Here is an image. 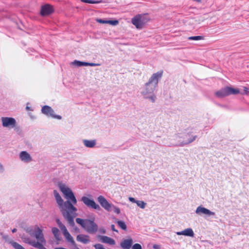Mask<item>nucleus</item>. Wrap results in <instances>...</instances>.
I'll return each instance as SVG.
<instances>
[{
  "mask_svg": "<svg viewBox=\"0 0 249 249\" xmlns=\"http://www.w3.org/2000/svg\"><path fill=\"white\" fill-rule=\"evenodd\" d=\"M56 222L63 233H69L65 225L62 223L59 219H57Z\"/></svg>",
  "mask_w": 249,
  "mask_h": 249,
  "instance_id": "21",
  "label": "nucleus"
},
{
  "mask_svg": "<svg viewBox=\"0 0 249 249\" xmlns=\"http://www.w3.org/2000/svg\"><path fill=\"white\" fill-rule=\"evenodd\" d=\"M96 21L97 22L100 23H107V20H104V19H100V18L97 19Z\"/></svg>",
  "mask_w": 249,
  "mask_h": 249,
  "instance_id": "35",
  "label": "nucleus"
},
{
  "mask_svg": "<svg viewBox=\"0 0 249 249\" xmlns=\"http://www.w3.org/2000/svg\"><path fill=\"white\" fill-rule=\"evenodd\" d=\"M10 243L15 249H25L22 246L16 242L11 241Z\"/></svg>",
  "mask_w": 249,
  "mask_h": 249,
  "instance_id": "23",
  "label": "nucleus"
},
{
  "mask_svg": "<svg viewBox=\"0 0 249 249\" xmlns=\"http://www.w3.org/2000/svg\"><path fill=\"white\" fill-rule=\"evenodd\" d=\"M65 236L66 240L71 244H73L74 243L73 238L71 234H63Z\"/></svg>",
  "mask_w": 249,
  "mask_h": 249,
  "instance_id": "26",
  "label": "nucleus"
},
{
  "mask_svg": "<svg viewBox=\"0 0 249 249\" xmlns=\"http://www.w3.org/2000/svg\"><path fill=\"white\" fill-rule=\"evenodd\" d=\"M58 229L56 228H52L53 233H58Z\"/></svg>",
  "mask_w": 249,
  "mask_h": 249,
  "instance_id": "36",
  "label": "nucleus"
},
{
  "mask_svg": "<svg viewBox=\"0 0 249 249\" xmlns=\"http://www.w3.org/2000/svg\"><path fill=\"white\" fill-rule=\"evenodd\" d=\"M100 64L98 63H88L86 62V66H100Z\"/></svg>",
  "mask_w": 249,
  "mask_h": 249,
  "instance_id": "34",
  "label": "nucleus"
},
{
  "mask_svg": "<svg viewBox=\"0 0 249 249\" xmlns=\"http://www.w3.org/2000/svg\"><path fill=\"white\" fill-rule=\"evenodd\" d=\"M175 139L178 141V145L183 146L194 142L197 136L191 135L189 133H178L175 135Z\"/></svg>",
  "mask_w": 249,
  "mask_h": 249,
  "instance_id": "4",
  "label": "nucleus"
},
{
  "mask_svg": "<svg viewBox=\"0 0 249 249\" xmlns=\"http://www.w3.org/2000/svg\"><path fill=\"white\" fill-rule=\"evenodd\" d=\"M58 186L67 201H64L58 192L54 190L53 195L56 201L64 218L70 225H72L74 224V218L77 215V209L73 206L77 203L76 198L72 190L65 184L59 182Z\"/></svg>",
  "mask_w": 249,
  "mask_h": 249,
  "instance_id": "1",
  "label": "nucleus"
},
{
  "mask_svg": "<svg viewBox=\"0 0 249 249\" xmlns=\"http://www.w3.org/2000/svg\"><path fill=\"white\" fill-rule=\"evenodd\" d=\"M176 233H194V232L191 228H187L183 231L177 232Z\"/></svg>",
  "mask_w": 249,
  "mask_h": 249,
  "instance_id": "27",
  "label": "nucleus"
},
{
  "mask_svg": "<svg viewBox=\"0 0 249 249\" xmlns=\"http://www.w3.org/2000/svg\"><path fill=\"white\" fill-rule=\"evenodd\" d=\"M29 108H29V107H26V109H29Z\"/></svg>",
  "mask_w": 249,
  "mask_h": 249,
  "instance_id": "45",
  "label": "nucleus"
},
{
  "mask_svg": "<svg viewBox=\"0 0 249 249\" xmlns=\"http://www.w3.org/2000/svg\"><path fill=\"white\" fill-rule=\"evenodd\" d=\"M136 203L137 204L138 206H139L142 209L145 208L146 205V203L145 202L141 200H137V202H136Z\"/></svg>",
  "mask_w": 249,
  "mask_h": 249,
  "instance_id": "25",
  "label": "nucleus"
},
{
  "mask_svg": "<svg viewBox=\"0 0 249 249\" xmlns=\"http://www.w3.org/2000/svg\"><path fill=\"white\" fill-rule=\"evenodd\" d=\"M239 93L240 91L238 89L227 87L216 91L215 94L217 97L223 98L231 94L235 95Z\"/></svg>",
  "mask_w": 249,
  "mask_h": 249,
  "instance_id": "7",
  "label": "nucleus"
},
{
  "mask_svg": "<svg viewBox=\"0 0 249 249\" xmlns=\"http://www.w3.org/2000/svg\"><path fill=\"white\" fill-rule=\"evenodd\" d=\"M100 240L101 242L110 245H113L115 244L114 240L106 236H100Z\"/></svg>",
  "mask_w": 249,
  "mask_h": 249,
  "instance_id": "18",
  "label": "nucleus"
},
{
  "mask_svg": "<svg viewBox=\"0 0 249 249\" xmlns=\"http://www.w3.org/2000/svg\"><path fill=\"white\" fill-rule=\"evenodd\" d=\"M99 231L101 232H102L103 233H105L106 232V230L104 229V228H100L99 229Z\"/></svg>",
  "mask_w": 249,
  "mask_h": 249,
  "instance_id": "39",
  "label": "nucleus"
},
{
  "mask_svg": "<svg viewBox=\"0 0 249 249\" xmlns=\"http://www.w3.org/2000/svg\"><path fill=\"white\" fill-rule=\"evenodd\" d=\"M81 201L88 207L97 210H101L100 206L98 204H96L93 199L89 198L87 196H83L81 197Z\"/></svg>",
  "mask_w": 249,
  "mask_h": 249,
  "instance_id": "9",
  "label": "nucleus"
},
{
  "mask_svg": "<svg viewBox=\"0 0 249 249\" xmlns=\"http://www.w3.org/2000/svg\"><path fill=\"white\" fill-rule=\"evenodd\" d=\"M111 229L113 231L117 232L118 231L115 229V226L114 225H111Z\"/></svg>",
  "mask_w": 249,
  "mask_h": 249,
  "instance_id": "40",
  "label": "nucleus"
},
{
  "mask_svg": "<svg viewBox=\"0 0 249 249\" xmlns=\"http://www.w3.org/2000/svg\"><path fill=\"white\" fill-rule=\"evenodd\" d=\"M83 143L87 147L92 148L95 145L96 142L95 140H84Z\"/></svg>",
  "mask_w": 249,
  "mask_h": 249,
  "instance_id": "20",
  "label": "nucleus"
},
{
  "mask_svg": "<svg viewBox=\"0 0 249 249\" xmlns=\"http://www.w3.org/2000/svg\"><path fill=\"white\" fill-rule=\"evenodd\" d=\"M75 220L77 224L87 231L95 232L98 230V226L93 220L88 219H83L80 218H77Z\"/></svg>",
  "mask_w": 249,
  "mask_h": 249,
  "instance_id": "5",
  "label": "nucleus"
},
{
  "mask_svg": "<svg viewBox=\"0 0 249 249\" xmlns=\"http://www.w3.org/2000/svg\"><path fill=\"white\" fill-rule=\"evenodd\" d=\"M53 12V9L52 6L50 4H45L42 6L40 14L42 16H45L51 14Z\"/></svg>",
  "mask_w": 249,
  "mask_h": 249,
  "instance_id": "15",
  "label": "nucleus"
},
{
  "mask_svg": "<svg viewBox=\"0 0 249 249\" xmlns=\"http://www.w3.org/2000/svg\"><path fill=\"white\" fill-rule=\"evenodd\" d=\"M23 235L21 238L25 243L39 249H47L43 246L45 243L43 234H23Z\"/></svg>",
  "mask_w": 249,
  "mask_h": 249,
  "instance_id": "3",
  "label": "nucleus"
},
{
  "mask_svg": "<svg viewBox=\"0 0 249 249\" xmlns=\"http://www.w3.org/2000/svg\"><path fill=\"white\" fill-rule=\"evenodd\" d=\"M24 231L29 233H42L43 230L38 225L25 226L24 227Z\"/></svg>",
  "mask_w": 249,
  "mask_h": 249,
  "instance_id": "12",
  "label": "nucleus"
},
{
  "mask_svg": "<svg viewBox=\"0 0 249 249\" xmlns=\"http://www.w3.org/2000/svg\"><path fill=\"white\" fill-rule=\"evenodd\" d=\"M4 171V168L2 165V164L0 162V173H3Z\"/></svg>",
  "mask_w": 249,
  "mask_h": 249,
  "instance_id": "38",
  "label": "nucleus"
},
{
  "mask_svg": "<svg viewBox=\"0 0 249 249\" xmlns=\"http://www.w3.org/2000/svg\"><path fill=\"white\" fill-rule=\"evenodd\" d=\"M186 235H190V236H193L194 234H186Z\"/></svg>",
  "mask_w": 249,
  "mask_h": 249,
  "instance_id": "43",
  "label": "nucleus"
},
{
  "mask_svg": "<svg viewBox=\"0 0 249 249\" xmlns=\"http://www.w3.org/2000/svg\"><path fill=\"white\" fill-rule=\"evenodd\" d=\"M203 37L202 36H190L188 37L189 40H199L201 39H203Z\"/></svg>",
  "mask_w": 249,
  "mask_h": 249,
  "instance_id": "28",
  "label": "nucleus"
},
{
  "mask_svg": "<svg viewBox=\"0 0 249 249\" xmlns=\"http://www.w3.org/2000/svg\"><path fill=\"white\" fill-rule=\"evenodd\" d=\"M2 125L3 127L13 128L16 126V121L12 117H3L1 118Z\"/></svg>",
  "mask_w": 249,
  "mask_h": 249,
  "instance_id": "8",
  "label": "nucleus"
},
{
  "mask_svg": "<svg viewBox=\"0 0 249 249\" xmlns=\"http://www.w3.org/2000/svg\"><path fill=\"white\" fill-rule=\"evenodd\" d=\"M196 213L200 215H206L208 216H213L215 215L214 212H212L201 206L197 207L196 210Z\"/></svg>",
  "mask_w": 249,
  "mask_h": 249,
  "instance_id": "13",
  "label": "nucleus"
},
{
  "mask_svg": "<svg viewBox=\"0 0 249 249\" xmlns=\"http://www.w3.org/2000/svg\"><path fill=\"white\" fill-rule=\"evenodd\" d=\"M72 64L77 67L86 66V62L74 60Z\"/></svg>",
  "mask_w": 249,
  "mask_h": 249,
  "instance_id": "22",
  "label": "nucleus"
},
{
  "mask_svg": "<svg viewBox=\"0 0 249 249\" xmlns=\"http://www.w3.org/2000/svg\"><path fill=\"white\" fill-rule=\"evenodd\" d=\"M42 113L47 116H50L53 118L61 119L62 117L60 115H54L53 110L48 106H44L41 109Z\"/></svg>",
  "mask_w": 249,
  "mask_h": 249,
  "instance_id": "11",
  "label": "nucleus"
},
{
  "mask_svg": "<svg viewBox=\"0 0 249 249\" xmlns=\"http://www.w3.org/2000/svg\"><path fill=\"white\" fill-rule=\"evenodd\" d=\"M132 247V249H142V246L139 244H135Z\"/></svg>",
  "mask_w": 249,
  "mask_h": 249,
  "instance_id": "32",
  "label": "nucleus"
},
{
  "mask_svg": "<svg viewBox=\"0 0 249 249\" xmlns=\"http://www.w3.org/2000/svg\"><path fill=\"white\" fill-rule=\"evenodd\" d=\"M77 240L84 244L88 243L89 241V236L86 234H78L77 236Z\"/></svg>",
  "mask_w": 249,
  "mask_h": 249,
  "instance_id": "19",
  "label": "nucleus"
},
{
  "mask_svg": "<svg viewBox=\"0 0 249 249\" xmlns=\"http://www.w3.org/2000/svg\"><path fill=\"white\" fill-rule=\"evenodd\" d=\"M63 234H54L55 238L56 240V243L58 244L62 240Z\"/></svg>",
  "mask_w": 249,
  "mask_h": 249,
  "instance_id": "30",
  "label": "nucleus"
},
{
  "mask_svg": "<svg viewBox=\"0 0 249 249\" xmlns=\"http://www.w3.org/2000/svg\"><path fill=\"white\" fill-rule=\"evenodd\" d=\"M133 243L132 239H124L120 243V246L123 249H129L131 247Z\"/></svg>",
  "mask_w": 249,
  "mask_h": 249,
  "instance_id": "16",
  "label": "nucleus"
},
{
  "mask_svg": "<svg viewBox=\"0 0 249 249\" xmlns=\"http://www.w3.org/2000/svg\"><path fill=\"white\" fill-rule=\"evenodd\" d=\"M107 23L111 24L113 26L117 25L119 23V21L117 20H107Z\"/></svg>",
  "mask_w": 249,
  "mask_h": 249,
  "instance_id": "31",
  "label": "nucleus"
},
{
  "mask_svg": "<svg viewBox=\"0 0 249 249\" xmlns=\"http://www.w3.org/2000/svg\"><path fill=\"white\" fill-rule=\"evenodd\" d=\"M81 1L83 2L88 3H91V4H96L99 3L104 2V1L101 0H81Z\"/></svg>",
  "mask_w": 249,
  "mask_h": 249,
  "instance_id": "24",
  "label": "nucleus"
},
{
  "mask_svg": "<svg viewBox=\"0 0 249 249\" xmlns=\"http://www.w3.org/2000/svg\"><path fill=\"white\" fill-rule=\"evenodd\" d=\"M118 226L123 230H125L126 229V226L125 223L122 221H119L117 222Z\"/></svg>",
  "mask_w": 249,
  "mask_h": 249,
  "instance_id": "29",
  "label": "nucleus"
},
{
  "mask_svg": "<svg viewBox=\"0 0 249 249\" xmlns=\"http://www.w3.org/2000/svg\"><path fill=\"white\" fill-rule=\"evenodd\" d=\"M20 159L24 162H29L32 160L30 155L26 151H22L19 154Z\"/></svg>",
  "mask_w": 249,
  "mask_h": 249,
  "instance_id": "17",
  "label": "nucleus"
},
{
  "mask_svg": "<svg viewBox=\"0 0 249 249\" xmlns=\"http://www.w3.org/2000/svg\"><path fill=\"white\" fill-rule=\"evenodd\" d=\"M128 199L129 200L132 202V203H136V202H137V200H136L135 199L132 197H129L128 198Z\"/></svg>",
  "mask_w": 249,
  "mask_h": 249,
  "instance_id": "37",
  "label": "nucleus"
},
{
  "mask_svg": "<svg viewBox=\"0 0 249 249\" xmlns=\"http://www.w3.org/2000/svg\"><path fill=\"white\" fill-rule=\"evenodd\" d=\"M97 200L103 208L107 211H110L112 205L107 201L104 196H99Z\"/></svg>",
  "mask_w": 249,
  "mask_h": 249,
  "instance_id": "14",
  "label": "nucleus"
},
{
  "mask_svg": "<svg viewBox=\"0 0 249 249\" xmlns=\"http://www.w3.org/2000/svg\"><path fill=\"white\" fill-rule=\"evenodd\" d=\"M153 248L154 249H159L160 248H159V246L158 245H155L153 246Z\"/></svg>",
  "mask_w": 249,
  "mask_h": 249,
  "instance_id": "41",
  "label": "nucleus"
},
{
  "mask_svg": "<svg viewBox=\"0 0 249 249\" xmlns=\"http://www.w3.org/2000/svg\"><path fill=\"white\" fill-rule=\"evenodd\" d=\"M149 20L148 16L145 14H139L133 17L131 19L132 23L136 28L142 29L144 25Z\"/></svg>",
  "mask_w": 249,
  "mask_h": 249,
  "instance_id": "6",
  "label": "nucleus"
},
{
  "mask_svg": "<svg viewBox=\"0 0 249 249\" xmlns=\"http://www.w3.org/2000/svg\"><path fill=\"white\" fill-rule=\"evenodd\" d=\"M81 201L88 207L97 210H101L100 206L98 204H96L93 199L89 198L87 196H83L81 197Z\"/></svg>",
  "mask_w": 249,
  "mask_h": 249,
  "instance_id": "10",
  "label": "nucleus"
},
{
  "mask_svg": "<svg viewBox=\"0 0 249 249\" xmlns=\"http://www.w3.org/2000/svg\"><path fill=\"white\" fill-rule=\"evenodd\" d=\"M12 232H13V233L16 232H17V229L14 228V229H13L12 230Z\"/></svg>",
  "mask_w": 249,
  "mask_h": 249,
  "instance_id": "42",
  "label": "nucleus"
},
{
  "mask_svg": "<svg viewBox=\"0 0 249 249\" xmlns=\"http://www.w3.org/2000/svg\"><path fill=\"white\" fill-rule=\"evenodd\" d=\"M162 71H160L153 73L148 82L145 84L141 92L144 98L149 99L153 103L155 102L156 99L154 91L162 77Z\"/></svg>",
  "mask_w": 249,
  "mask_h": 249,
  "instance_id": "2",
  "label": "nucleus"
},
{
  "mask_svg": "<svg viewBox=\"0 0 249 249\" xmlns=\"http://www.w3.org/2000/svg\"><path fill=\"white\" fill-rule=\"evenodd\" d=\"M111 208H113V211L115 213H116L117 214H119V213H120V209L118 207H117L116 206H115L112 205V207Z\"/></svg>",
  "mask_w": 249,
  "mask_h": 249,
  "instance_id": "33",
  "label": "nucleus"
},
{
  "mask_svg": "<svg viewBox=\"0 0 249 249\" xmlns=\"http://www.w3.org/2000/svg\"><path fill=\"white\" fill-rule=\"evenodd\" d=\"M248 89L247 88H245V90L246 92H247Z\"/></svg>",
  "mask_w": 249,
  "mask_h": 249,
  "instance_id": "44",
  "label": "nucleus"
}]
</instances>
